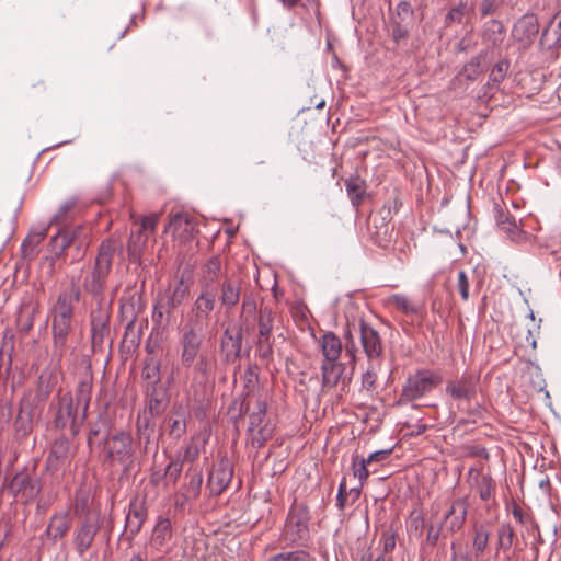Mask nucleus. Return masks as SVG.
<instances>
[{
	"mask_svg": "<svg viewBox=\"0 0 561 561\" xmlns=\"http://www.w3.org/2000/svg\"><path fill=\"white\" fill-rule=\"evenodd\" d=\"M80 299V289L71 286L58 295L57 301L51 311V329L55 348L69 347V335L71 331V321L73 305Z\"/></svg>",
	"mask_w": 561,
	"mask_h": 561,
	"instance_id": "nucleus-1",
	"label": "nucleus"
},
{
	"mask_svg": "<svg viewBox=\"0 0 561 561\" xmlns=\"http://www.w3.org/2000/svg\"><path fill=\"white\" fill-rule=\"evenodd\" d=\"M413 19V10L409 2L402 1L397 7L396 15L392 21L411 24Z\"/></svg>",
	"mask_w": 561,
	"mask_h": 561,
	"instance_id": "nucleus-44",
	"label": "nucleus"
},
{
	"mask_svg": "<svg viewBox=\"0 0 561 561\" xmlns=\"http://www.w3.org/2000/svg\"><path fill=\"white\" fill-rule=\"evenodd\" d=\"M221 273V263L218 257L209 259L203 266V274L199 279L201 289L216 291V283Z\"/></svg>",
	"mask_w": 561,
	"mask_h": 561,
	"instance_id": "nucleus-26",
	"label": "nucleus"
},
{
	"mask_svg": "<svg viewBox=\"0 0 561 561\" xmlns=\"http://www.w3.org/2000/svg\"><path fill=\"white\" fill-rule=\"evenodd\" d=\"M142 376L145 379V386L147 385H158L161 382L160 377V364L153 357H150L144 367Z\"/></svg>",
	"mask_w": 561,
	"mask_h": 561,
	"instance_id": "nucleus-36",
	"label": "nucleus"
},
{
	"mask_svg": "<svg viewBox=\"0 0 561 561\" xmlns=\"http://www.w3.org/2000/svg\"><path fill=\"white\" fill-rule=\"evenodd\" d=\"M515 533L510 524H502L497 529V546L502 550L511 549Z\"/></svg>",
	"mask_w": 561,
	"mask_h": 561,
	"instance_id": "nucleus-40",
	"label": "nucleus"
},
{
	"mask_svg": "<svg viewBox=\"0 0 561 561\" xmlns=\"http://www.w3.org/2000/svg\"><path fill=\"white\" fill-rule=\"evenodd\" d=\"M111 306L107 302H99L91 311V345L92 351L112 350V336L110 329Z\"/></svg>",
	"mask_w": 561,
	"mask_h": 561,
	"instance_id": "nucleus-6",
	"label": "nucleus"
},
{
	"mask_svg": "<svg viewBox=\"0 0 561 561\" xmlns=\"http://www.w3.org/2000/svg\"><path fill=\"white\" fill-rule=\"evenodd\" d=\"M215 306L216 291L201 289L199 295L192 305L187 319L199 325H206L209 328L211 312L214 311Z\"/></svg>",
	"mask_w": 561,
	"mask_h": 561,
	"instance_id": "nucleus-10",
	"label": "nucleus"
},
{
	"mask_svg": "<svg viewBox=\"0 0 561 561\" xmlns=\"http://www.w3.org/2000/svg\"><path fill=\"white\" fill-rule=\"evenodd\" d=\"M257 309L256 301L253 296L245 295L242 301V314L252 316Z\"/></svg>",
	"mask_w": 561,
	"mask_h": 561,
	"instance_id": "nucleus-58",
	"label": "nucleus"
},
{
	"mask_svg": "<svg viewBox=\"0 0 561 561\" xmlns=\"http://www.w3.org/2000/svg\"><path fill=\"white\" fill-rule=\"evenodd\" d=\"M115 252L116 244L113 240L106 239L102 241L93 267L83 276L82 288L96 299V305L100 301L105 302L103 300V293L112 268Z\"/></svg>",
	"mask_w": 561,
	"mask_h": 561,
	"instance_id": "nucleus-2",
	"label": "nucleus"
},
{
	"mask_svg": "<svg viewBox=\"0 0 561 561\" xmlns=\"http://www.w3.org/2000/svg\"><path fill=\"white\" fill-rule=\"evenodd\" d=\"M208 327L199 325L187 319L183 328L182 343L184 351H196L203 346Z\"/></svg>",
	"mask_w": 561,
	"mask_h": 561,
	"instance_id": "nucleus-17",
	"label": "nucleus"
},
{
	"mask_svg": "<svg viewBox=\"0 0 561 561\" xmlns=\"http://www.w3.org/2000/svg\"><path fill=\"white\" fill-rule=\"evenodd\" d=\"M529 319L531 320L530 328H520L515 333V342L517 348L528 350L537 347V337L540 331L541 319L536 322L533 310H529Z\"/></svg>",
	"mask_w": 561,
	"mask_h": 561,
	"instance_id": "nucleus-20",
	"label": "nucleus"
},
{
	"mask_svg": "<svg viewBox=\"0 0 561 561\" xmlns=\"http://www.w3.org/2000/svg\"><path fill=\"white\" fill-rule=\"evenodd\" d=\"M186 479L188 481L182 488L187 491L191 496L198 497L201 493V488L203 483V474L202 471L197 468H190L186 472Z\"/></svg>",
	"mask_w": 561,
	"mask_h": 561,
	"instance_id": "nucleus-33",
	"label": "nucleus"
},
{
	"mask_svg": "<svg viewBox=\"0 0 561 561\" xmlns=\"http://www.w3.org/2000/svg\"><path fill=\"white\" fill-rule=\"evenodd\" d=\"M539 32V24L536 15L525 14L513 25L512 36L523 46H528Z\"/></svg>",
	"mask_w": 561,
	"mask_h": 561,
	"instance_id": "nucleus-15",
	"label": "nucleus"
},
{
	"mask_svg": "<svg viewBox=\"0 0 561 561\" xmlns=\"http://www.w3.org/2000/svg\"><path fill=\"white\" fill-rule=\"evenodd\" d=\"M171 523L167 518H161L158 520L157 525L153 528L150 547L161 551L165 543L171 539Z\"/></svg>",
	"mask_w": 561,
	"mask_h": 561,
	"instance_id": "nucleus-28",
	"label": "nucleus"
},
{
	"mask_svg": "<svg viewBox=\"0 0 561 561\" xmlns=\"http://www.w3.org/2000/svg\"><path fill=\"white\" fill-rule=\"evenodd\" d=\"M167 230L181 242H187L197 233V224L190 214L178 213L172 216Z\"/></svg>",
	"mask_w": 561,
	"mask_h": 561,
	"instance_id": "nucleus-13",
	"label": "nucleus"
},
{
	"mask_svg": "<svg viewBox=\"0 0 561 561\" xmlns=\"http://www.w3.org/2000/svg\"><path fill=\"white\" fill-rule=\"evenodd\" d=\"M466 10V3H459L458 5L451 8L445 16V27H449L454 23L461 24L465 18Z\"/></svg>",
	"mask_w": 561,
	"mask_h": 561,
	"instance_id": "nucleus-43",
	"label": "nucleus"
},
{
	"mask_svg": "<svg viewBox=\"0 0 561 561\" xmlns=\"http://www.w3.org/2000/svg\"><path fill=\"white\" fill-rule=\"evenodd\" d=\"M90 239L88 229L83 226L67 227L60 229L49 242L50 252L59 257L66 253V250L73 248L76 254L72 255L71 261H79L83 257L87 248L89 247Z\"/></svg>",
	"mask_w": 561,
	"mask_h": 561,
	"instance_id": "nucleus-3",
	"label": "nucleus"
},
{
	"mask_svg": "<svg viewBox=\"0 0 561 561\" xmlns=\"http://www.w3.org/2000/svg\"><path fill=\"white\" fill-rule=\"evenodd\" d=\"M266 561H312L310 554L304 550L284 551L276 553Z\"/></svg>",
	"mask_w": 561,
	"mask_h": 561,
	"instance_id": "nucleus-39",
	"label": "nucleus"
},
{
	"mask_svg": "<svg viewBox=\"0 0 561 561\" xmlns=\"http://www.w3.org/2000/svg\"><path fill=\"white\" fill-rule=\"evenodd\" d=\"M170 316H167V311H163L159 308V304L156 302L153 312H152V320L158 325H164L169 322Z\"/></svg>",
	"mask_w": 561,
	"mask_h": 561,
	"instance_id": "nucleus-60",
	"label": "nucleus"
},
{
	"mask_svg": "<svg viewBox=\"0 0 561 561\" xmlns=\"http://www.w3.org/2000/svg\"><path fill=\"white\" fill-rule=\"evenodd\" d=\"M68 462V446L66 443H55L47 457V468L58 470Z\"/></svg>",
	"mask_w": 561,
	"mask_h": 561,
	"instance_id": "nucleus-30",
	"label": "nucleus"
},
{
	"mask_svg": "<svg viewBox=\"0 0 561 561\" xmlns=\"http://www.w3.org/2000/svg\"><path fill=\"white\" fill-rule=\"evenodd\" d=\"M147 407L151 415L162 413L168 403V391L163 383L145 386Z\"/></svg>",
	"mask_w": 561,
	"mask_h": 561,
	"instance_id": "nucleus-18",
	"label": "nucleus"
},
{
	"mask_svg": "<svg viewBox=\"0 0 561 561\" xmlns=\"http://www.w3.org/2000/svg\"><path fill=\"white\" fill-rule=\"evenodd\" d=\"M552 22L557 24L554 32L559 41L561 38V9L554 14Z\"/></svg>",
	"mask_w": 561,
	"mask_h": 561,
	"instance_id": "nucleus-64",
	"label": "nucleus"
},
{
	"mask_svg": "<svg viewBox=\"0 0 561 561\" xmlns=\"http://www.w3.org/2000/svg\"><path fill=\"white\" fill-rule=\"evenodd\" d=\"M100 528L99 517L95 513H88L84 520L76 530L73 543L77 552L83 556L91 547L94 537Z\"/></svg>",
	"mask_w": 561,
	"mask_h": 561,
	"instance_id": "nucleus-11",
	"label": "nucleus"
},
{
	"mask_svg": "<svg viewBox=\"0 0 561 561\" xmlns=\"http://www.w3.org/2000/svg\"><path fill=\"white\" fill-rule=\"evenodd\" d=\"M409 26L410 24L408 23L392 21L391 35L396 43H399L400 41L405 39L408 37Z\"/></svg>",
	"mask_w": 561,
	"mask_h": 561,
	"instance_id": "nucleus-52",
	"label": "nucleus"
},
{
	"mask_svg": "<svg viewBox=\"0 0 561 561\" xmlns=\"http://www.w3.org/2000/svg\"><path fill=\"white\" fill-rule=\"evenodd\" d=\"M48 232V226L32 229L30 234L23 241L21 250L24 257H33L36 254V248L45 239Z\"/></svg>",
	"mask_w": 561,
	"mask_h": 561,
	"instance_id": "nucleus-29",
	"label": "nucleus"
},
{
	"mask_svg": "<svg viewBox=\"0 0 561 561\" xmlns=\"http://www.w3.org/2000/svg\"><path fill=\"white\" fill-rule=\"evenodd\" d=\"M496 222L497 226L505 232L514 233L518 230L515 218L508 214L500 211L496 217Z\"/></svg>",
	"mask_w": 561,
	"mask_h": 561,
	"instance_id": "nucleus-46",
	"label": "nucleus"
},
{
	"mask_svg": "<svg viewBox=\"0 0 561 561\" xmlns=\"http://www.w3.org/2000/svg\"><path fill=\"white\" fill-rule=\"evenodd\" d=\"M70 527L71 519L67 513L55 514L50 517L45 535L54 542H57L68 533Z\"/></svg>",
	"mask_w": 561,
	"mask_h": 561,
	"instance_id": "nucleus-23",
	"label": "nucleus"
},
{
	"mask_svg": "<svg viewBox=\"0 0 561 561\" xmlns=\"http://www.w3.org/2000/svg\"><path fill=\"white\" fill-rule=\"evenodd\" d=\"M159 308L163 311H167V316H170L172 310H174L181 304H175V299L170 296H164L158 299Z\"/></svg>",
	"mask_w": 561,
	"mask_h": 561,
	"instance_id": "nucleus-57",
	"label": "nucleus"
},
{
	"mask_svg": "<svg viewBox=\"0 0 561 561\" xmlns=\"http://www.w3.org/2000/svg\"><path fill=\"white\" fill-rule=\"evenodd\" d=\"M107 458L126 462L131 457V437L126 433H118L111 436L104 446Z\"/></svg>",
	"mask_w": 561,
	"mask_h": 561,
	"instance_id": "nucleus-14",
	"label": "nucleus"
},
{
	"mask_svg": "<svg viewBox=\"0 0 561 561\" xmlns=\"http://www.w3.org/2000/svg\"><path fill=\"white\" fill-rule=\"evenodd\" d=\"M145 520L146 508L144 504L137 501L130 502L125 523V530L130 538H134L140 531Z\"/></svg>",
	"mask_w": 561,
	"mask_h": 561,
	"instance_id": "nucleus-21",
	"label": "nucleus"
},
{
	"mask_svg": "<svg viewBox=\"0 0 561 561\" xmlns=\"http://www.w3.org/2000/svg\"><path fill=\"white\" fill-rule=\"evenodd\" d=\"M339 354L340 353H323L321 368L324 386H336L345 371V365L339 360Z\"/></svg>",
	"mask_w": 561,
	"mask_h": 561,
	"instance_id": "nucleus-16",
	"label": "nucleus"
},
{
	"mask_svg": "<svg viewBox=\"0 0 561 561\" xmlns=\"http://www.w3.org/2000/svg\"><path fill=\"white\" fill-rule=\"evenodd\" d=\"M476 483L480 499L482 501L490 500L494 493L493 479L490 476L477 473Z\"/></svg>",
	"mask_w": 561,
	"mask_h": 561,
	"instance_id": "nucleus-37",
	"label": "nucleus"
},
{
	"mask_svg": "<svg viewBox=\"0 0 561 561\" xmlns=\"http://www.w3.org/2000/svg\"><path fill=\"white\" fill-rule=\"evenodd\" d=\"M157 222H158L157 215H150V216L144 217L141 219V224H140V233H145L148 231L153 232L156 229Z\"/></svg>",
	"mask_w": 561,
	"mask_h": 561,
	"instance_id": "nucleus-59",
	"label": "nucleus"
},
{
	"mask_svg": "<svg viewBox=\"0 0 561 561\" xmlns=\"http://www.w3.org/2000/svg\"><path fill=\"white\" fill-rule=\"evenodd\" d=\"M205 443V438L193 437L184 450L183 461L194 462L198 458L201 449L204 447Z\"/></svg>",
	"mask_w": 561,
	"mask_h": 561,
	"instance_id": "nucleus-41",
	"label": "nucleus"
},
{
	"mask_svg": "<svg viewBox=\"0 0 561 561\" xmlns=\"http://www.w3.org/2000/svg\"><path fill=\"white\" fill-rule=\"evenodd\" d=\"M447 391L450 393L451 397L458 400L467 399L470 394L469 386L462 381L449 383L447 386Z\"/></svg>",
	"mask_w": 561,
	"mask_h": 561,
	"instance_id": "nucleus-45",
	"label": "nucleus"
},
{
	"mask_svg": "<svg viewBox=\"0 0 561 561\" xmlns=\"http://www.w3.org/2000/svg\"><path fill=\"white\" fill-rule=\"evenodd\" d=\"M75 201L65 202L56 213V215L51 218L50 225H61L68 219V214L75 208Z\"/></svg>",
	"mask_w": 561,
	"mask_h": 561,
	"instance_id": "nucleus-47",
	"label": "nucleus"
},
{
	"mask_svg": "<svg viewBox=\"0 0 561 561\" xmlns=\"http://www.w3.org/2000/svg\"><path fill=\"white\" fill-rule=\"evenodd\" d=\"M457 288L461 298L466 301L469 299V280L465 271L458 273Z\"/></svg>",
	"mask_w": 561,
	"mask_h": 561,
	"instance_id": "nucleus-55",
	"label": "nucleus"
},
{
	"mask_svg": "<svg viewBox=\"0 0 561 561\" xmlns=\"http://www.w3.org/2000/svg\"><path fill=\"white\" fill-rule=\"evenodd\" d=\"M483 72V66L481 62V57L472 58L468 64H466L460 71L458 78L460 80L466 79L467 81H474L479 78V76Z\"/></svg>",
	"mask_w": 561,
	"mask_h": 561,
	"instance_id": "nucleus-35",
	"label": "nucleus"
},
{
	"mask_svg": "<svg viewBox=\"0 0 561 561\" xmlns=\"http://www.w3.org/2000/svg\"><path fill=\"white\" fill-rule=\"evenodd\" d=\"M186 431V413L179 408L169 419V433L179 438Z\"/></svg>",
	"mask_w": 561,
	"mask_h": 561,
	"instance_id": "nucleus-34",
	"label": "nucleus"
},
{
	"mask_svg": "<svg viewBox=\"0 0 561 561\" xmlns=\"http://www.w3.org/2000/svg\"><path fill=\"white\" fill-rule=\"evenodd\" d=\"M259 344L261 348L271 347L270 336L274 325V312L268 307H262L259 311Z\"/></svg>",
	"mask_w": 561,
	"mask_h": 561,
	"instance_id": "nucleus-25",
	"label": "nucleus"
},
{
	"mask_svg": "<svg viewBox=\"0 0 561 561\" xmlns=\"http://www.w3.org/2000/svg\"><path fill=\"white\" fill-rule=\"evenodd\" d=\"M241 286L239 282L226 278L220 284V304L227 310L230 311L236 307L240 300Z\"/></svg>",
	"mask_w": 561,
	"mask_h": 561,
	"instance_id": "nucleus-24",
	"label": "nucleus"
},
{
	"mask_svg": "<svg viewBox=\"0 0 561 561\" xmlns=\"http://www.w3.org/2000/svg\"><path fill=\"white\" fill-rule=\"evenodd\" d=\"M197 497L195 496H191L188 494L187 491L185 490H181L176 495H175V500H174V503H175V506L176 507H184L190 501H193V500H196Z\"/></svg>",
	"mask_w": 561,
	"mask_h": 561,
	"instance_id": "nucleus-62",
	"label": "nucleus"
},
{
	"mask_svg": "<svg viewBox=\"0 0 561 561\" xmlns=\"http://www.w3.org/2000/svg\"><path fill=\"white\" fill-rule=\"evenodd\" d=\"M38 312L37 305L33 302H26L21 306L16 317V323L21 331H28L34 323V318Z\"/></svg>",
	"mask_w": 561,
	"mask_h": 561,
	"instance_id": "nucleus-31",
	"label": "nucleus"
},
{
	"mask_svg": "<svg viewBox=\"0 0 561 561\" xmlns=\"http://www.w3.org/2000/svg\"><path fill=\"white\" fill-rule=\"evenodd\" d=\"M347 195L354 206H359L365 197V183L357 176L345 180Z\"/></svg>",
	"mask_w": 561,
	"mask_h": 561,
	"instance_id": "nucleus-32",
	"label": "nucleus"
},
{
	"mask_svg": "<svg viewBox=\"0 0 561 561\" xmlns=\"http://www.w3.org/2000/svg\"><path fill=\"white\" fill-rule=\"evenodd\" d=\"M483 42L492 47L500 46L505 38V27L499 20H490L483 26Z\"/></svg>",
	"mask_w": 561,
	"mask_h": 561,
	"instance_id": "nucleus-27",
	"label": "nucleus"
},
{
	"mask_svg": "<svg viewBox=\"0 0 561 561\" xmlns=\"http://www.w3.org/2000/svg\"><path fill=\"white\" fill-rule=\"evenodd\" d=\"M121 310L125 319L128 320L129 323H133L137 318L140 307H136L133 297L130 300L121 304Z\"/></svg>",
	"mask_w": 561,
	"mask_h": 561,
	"instance_id": "nucleus-49",
	"label": "nucleus"
},
{
	"mask_svg": "<svg viewBox=\"0 0 561 561\" xmlns=\"http://www.w3.org/2000/svg\"><path fill=\"white\" fill-rule=\"evenodd\" d=\"M391 450L392 449H381L374 451L368 456V458H366V462H368L369 465L373 462H382L389 457Z\"/></svg>",
	"mask_w": 561,
	"mask_h": 561,
	"instance_id": "nucleus-61",
	"label": "nucleus"
},
{
	"mask_svg": "<svg viewBox=\"0 0 561 561\" xmlns=\"http://www.w3.org/2000/svg\"><path fill=\"white\" fill-rule=\"evenodd\" d=\"M347 492H346V482L342 480L339 485V492L336 495V503L339 508L343 510L346 505Z\"/></svg>",
	"mask_w": 561,
	"mask_h": 561,
	"instance_id": "nucleus-63",
	"label": "nucleus"
},
{
	"mask_svg": "<svg viewBox=\"0 0 561 561\" xmlns=\"http://www.w3.org/2000/svg\"><path fill=\"white\" fill-rule=\"evenodd\" d=\"M190 293V286L181 278L171 296L175 299V304H182Z\"/></svg>",
	"mask_w": 561,
	"mask_h": 561,
	"instance_id": "nucleus-54",
	"label": "nucleus"
},
{
	"mask_svg": "<svg viewBox=\"0 0 561 561\" xmlns=\"http://www.w3.org/2000/svg\"><path fill=\"white\" fill-rule=\"evenodd\" d=\"M355 334L358 335L364 351H381L379 333L364 320L359 321L358 329L355 328Z\"/></svg>",
	"mask_w": 561,
	"mask_h": 561,
	"instance_id": "nucleus-22",
	"label": "nucleus"
},
{
	"mask_svg": "<svg viewBox=\"0 0 561 561\" xmlns=\"http://www.w3.org/2000/svg\"><path fill=\"white\" fill-rule=\"evenodd\" d=\"M89 405V391L82 385L73 402L71 397L64 396L59 401V409L55 423L59 427L70 426L75 432L85 417Z\"/></svg>",
	"mask_w": 561,
	"mask_h": 561,
	"instance_id": "nucleus-4",
	"label": "nucleus"
},
{
	"mask_svg": "<svg viewBox=\"0 0 561 561\" xmlns=\"http://www.w3.org/2000/svg\"><path fill=\"white\" fill-rule=\"evenodd\" d=\"M233 472L227 461H221L209 472L208 486L213 494H220L230 483Z\"/></svg>",
	"mask_w": 561,
	"mask_h": 561,
	"instance_id": "nucleus-19",
	"label": "nucleus"
},
{
	"mask_svg": "<svg viewBox=\"0 0 561 561\" xmlns=\"http://www.w3.org/2000/svg\"><path fill=\"white\" fill-rule=\"evenodd\" d=\"M440 381L439 375L431 370H419L407 379L402 397L408 401L420 399L431 392Z\"/></svg>",
	"mask_w": 561,
	"mask_h": 561,
	"instance_id": "nucleus-8",
	"label": "nucleus"
},
{
	"mask_svg": "<svg viewBox=\"0 0 561 561\" xmlns=\"http://www.w3.org/2000/svg\"><path fill=\"white\" fill-rule=\"evenodd\" d=\"M47 396L48 391H42L39 389L35 396L28 393L23 397L15 422L18 431H22L23 434L31 431L34 420L39 417L41 414L38 403L43 402Z\"/></svg>",
	"mask_w": 561,
	"mask_h": 561,
	"instance_id": "nucleus-9",
	"label": "nucleus"
},
{
	"mask_svg": "<svg viewBox=\"0 0 561 561\" xmlns=\"http://www.w3.org/2000/svg\"><path fill=\"white\" fill-rule=\"evenodd\" d=\"M500 2V0H482L480 4L481 16L485 18L493 14L497 10Z\"/></svg>",
	"mask_w": 561,
	"mask_h": 561,
	"instance_id": "nucleus-56",
	"label": "nucleus"
},
{
	"mask_svg": "<svg viewBox=\"0 0 561 561\" xmlns=\"http://www.w3.org/2000/svg\"><path fill=\"white\" fill-rule=\"evenodd\" d=\"M508 65L505 61L497 62L491 70L490 80L493 83H500L504 80Z\"/></svg>",
	"mask_w": 561,
	"mask_h": 561,
	"instance_id": "nucleus-53",
	"label": "nucleus"
},
{
	"mask_svg": "<svg viewBox=\"0 0 561 561\" xmlns=\"http://www.w3.org/2000/svg\"><path fill=\"white\" fill-rule=\"evenodd\" d=\"M489 543V533L483 529H477L473 538V548L477 553H481L485 550Z\"/></svg>",
	"mask_w": 561,
	"mask_h": 561,
	"instance_id": "nucleus-51",
	"label": "nucleus"
},
{
	"mask_svg": "<svg viewBox=\"0 0 561 561\" xmlns=\"http://www.w3.org/2000/svg\"><path fill=\"white\" fill-rule=\"evenodd\" d=\"M275 424L266 417V403L256 401L255 411L249 415L248 433L252 446L262 447L274 434Z\"/></svg>",
	"mask_w": 561,
	"mask_h": 561,
	"instance_id": "nucleus-7",
	"label": "nucleus"
},
{
	"mask_svg": "<svg viewBox=\"0 0 561 561\" xmlns=\"http://www.w3.org/2000/svg\"><path fill=\"white\" fill-rule=\"evenodd\" d=\"M369 463L366 462V459L362 458L358 459V457L353 458V471L354 476L359 479V481L363 483L367 478L369 477V471L367 469V466Z\"/></svg>",
	"mask_w": 561,
	"mask_h": 561,
	"instance_id": "nucleus-50",
	"label": "nucleus"
},
{
	"mask_svg": "<svg viewBox=\"0 0 561 561\" xmlns=\"http://www.w3.org/2000/svg\"><path fill=\"white\" fill-rule=\"evenodd\" d=\"M468 500L467 497H458L454 500L444 514L443 519L437 524H431L427 529L426 541L431 546H435L443 534L444 524L446 530L449 533H456L463 526L467 512H468Z\"/></svg>",
	"mask_w": 561,
	"mask_h": 561,
	"instance_id": "nucleus-5",
	"label": "nucleus"
},
{
	"mask_svg": "<svg viewBox=\"0 0 561 561\" xmlns=\"http://www.w3.org/2000/svg\"><path fill=\"white\" fill-rule=\"evenodd\" d=\"M389 304L396 307L398 310L404 312L405 314H413L417 312L416 306H414L410 299L400 294L392 295L388 299Z\"/></svg>",
	"mask_w": 561,
	"mask_h": 561,
	"instance_id": "nucleus-42",
	"label": "nucleus"
},
{
	"mask_svg": "<svg viewBox=\"0 0 561 561\" xmlns=\"http://www.w3.org/2000/svg\"><path fill=\"white\" fill-rule=\"evenodd\" d=\"M321 351H342L340 339L331 333H324L321 339Z\"/></svg>",
	"mask_w": 561,
	"mask_h": 561,
	"instance_id": "nucleus-48",
	"label": "nucleus"
},
{
	"mask_svg": "<svg viewBox=\"0 0 561 561\" xmlns=\"http://www.w3.org/2000/svg\"><path fill=\"white\" fill-rule=\"evenodd\" d=\"M8 489L15 497L22 501H31L38 495L41 485L36 479L23 471L12 478Z\"/></svg>",
	"mask_w": 561,
	"mask_h": 561,
	"instance_id": "nucleus-12",
	"label": "nucleus"
},
{
	"mask_svg": "<svg viewBox=\"0 0 561 561\" xmlns=\"http://www.w3.org/2000/svg\"><path fill=\"white\" fill-rule=\"evenodd\" d=\"M182 469L183 461H181L179 458L172 459L163 472L164 485L168 486L169 484H175L181 476Z\"/></svg>",
	"mask_w": 561,
	"mask_h": 561,
	"instance_id": "nucleus-38",
	"label": "nucleus"
}]
</instances>
